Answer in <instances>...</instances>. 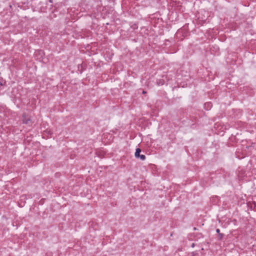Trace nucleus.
Segmentation results:
<instances>
[{"label":"nucleus","mask_w":256,"mask_h":256,"mask_svg":"<svg viewBox=\"0 0 256 256\" xmlns=\"http://www.w3.org/2000/svg\"><path fill=\"white\" fill-rule=\"evenodd\" d=\"M219 236H220V239H222V236H223V234H220H220H219Z\"/></svg>","instance_id":"39448f33"},{"label":"nucleus","mask_w":256,"mask_h":256,"mask_svg":"<svg viewBox=\"0 0 256 256\" xmlns=\"http://www.w3.org/2000/svg\"><path fill=\"white\" fill-rule=\"evenodd\" d=\"M22 122L23 123L28 125H30L32 124V122L30 118L25 114L22 115Z\"/></svg>","instance_id":"f257e3e1"},{"label":"nucleus","mask_w":256,"mask_h":256,"mask_svg":"<svg viewBox=\"0 0 256 256\" xmlns=\"http://www.w3.org/2000/svg\"><path fill=\"white\" fill-rule=\"evenodd\" d=\"M216 232H217V233H218V234H220V230H219L218 228L216 229Z\"/></svg>","instance_id":"423d86ee"},{"label":"nucleus","mask_w":256,"mask_h":256,"mask_svg":"<svg viewBox=\"0 0 256 256\" xmlns=\"http://www.w3.org/2000/svg\"><path fill=\"white\" fill-rule=\"evenodd\" d=\"M138 158H140L142 160H144L146 159V156L144 154H140Z\"/></svg>","instance_id":"7ed1b4c3"},{"label":"nucleus","mask_w":256,"mask_h":256,"mask_svg":"<svg viewBox=\"0 0 256 256\" xmlns=\"http://www.w3.org/2000/svg\"><path fill=\"white\" fill-rule=\"evenodd\" d=\"M208 106V107L211 106V104L210 103H207L205 104V106Z\"/></svg>","instance_id":"20e7f679"},{"label":"nucleus","mask_w":256,"mask_h":256,"mask_svg":"<svg viewBox=\"0 0 256 256\" xmlns=\"http://www.w3.org/2000/svg\"><path fill=\"white\" fill-rule=\"evenodd\" d=\"M141 152V150L140 148H137L136 149V151L135 152V156L136 158H138L140 155V152Z\"/></svg>","instance_id":"f03ea898"},{"label":"nucleus","mask_w":256,"mask_h":256,"mask_svg":"<svg viewBox=\"0 0 256 256\" xmlns=\"http://www.w3.org/2000/svg\"><path fill=\"white\" fill-rule=\"evenodd\" d=\"M146 92H145V91H143V92H142V94H146Z\"/></svg>","instance_id":"0eeeda50"}]
</instances>
